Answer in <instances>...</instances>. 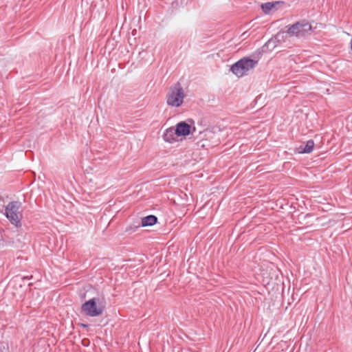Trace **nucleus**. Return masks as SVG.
I'll use <instances>...</instances> for the list:
<instances>
[{
    "mask_svg": "<svg viewBox=\"0 0 352 352\" xmlns=\"http://www.w3.org/2000/svg\"><path fill=\"white\" fill-rule=\"evenodd\" d=\"M311 30V25L306 20H302L290 25L287 33L290 36L302 37L305 36Z\"/></svg>",
    "mask_w": 352,
    "mask_h": 352,
    "instance_id": "obj_4",
    "label": "nucleus"
},
{
    "mask_svg": "<svg viewBox=\"0 0 352 352\" xmlns=\"http://www.w3.org/2000/svg\"><path fill=\"white\" fill-rule=\"evenodd\" d=\"M239 60V62H242V65L247 72L253 69L258 63L257 60H255L250 57H243Z\"/></svg>",
    "mask_w": 352,
    "mask_h": 352,
    "instance_id": "obj_10",
    "label": "nucleus"
},
{
    "mask_svg": "<svg viewBox=\"0 0 352 352\" xmlns=\"http://www.w3.org/2000/svg\"><path fill=\"white\" fill-rule=\"evenodd\" d=\"M177 136H188L192 131H195V127H192L185 121L179 122L175 126Z\"/></svg>",
    "mask_w": 352,
    "mask_h": 352,
    "instance_id": "obj_5",
    "label": "nucleus"
},
{
    "mask_svg": "<svg viewBox=\"0 0 352 352\" xmlns=\"http://www.w3.org/2000/svg\"><path fill=\"white\" fill-rule=\"evenodd\" d=\"M80 325H81V327H88V325H87V324H82V323Z\"/></svg>",
    "mask_w": 352,
    "mask_h": 352,
    "instance_id": "obj_14",
    "label": "nucleus"
},
{
    "mask_svg": "<svg viewBox=\"0 0 352 352\" xmlns=\"http://www.w3.org/2000/svg\"><path fill=\"white\" fill-rule=\"evenodd\" d=\"M230 71L237 77H242L248 73L243 67L242 62H239V60L231 66Z\"/></svg>",
    "mask_w": 352,
    "mask_h": 352,
    "instance_id": "obj_7",
    "label": "nucleus"
},
{
    "mask_svg": "<svg viewBox=\"0 0 352 352\" xmlns=\"http://www.w3.org/2000/svg\"><path fill=\"white\" fill-rule=\"evenodd\" d=\"M311 214H307L305 217H308V216H310Z\"/></svg>",
    "mask_w": 352,
    "mask_h": 352,
    "instance_id": "obj_16",
    "label": "nucleus"
},
{
    "mask_svg": "<svg viewBox=\"0 0 352 352\" xmlns=\"http://www.w3.org/2000/svg\"><path fill=\"white\" fill-rule=\"evenodd\" d=\"M23 280H25V279H29V276H24V277L23 278Z\"/></svg>",
    "mask_w": 352,
    "mask_h": 352,
    "instance_id": "obj_15",
    "label": "nucleus"
},
{
    "mask_svg": "<svg viewBox=\"0 0 352 352\" xmlns=\"http://www.w3.org/2000/svg\"><path fill=\"white\" fill-rule=\"evenodd\" d=\"M351 50H352V41H351Z\"/></svg>",
    "mask_w": 352,
    "mask_h": 352,
    "instance_id": "obj_17",
    "label": "nucleus"
},
{
    "mask_svg": "<svg viewBox=\"0 0 352 352\" xmlns=\"http://www.w3.org/2000/svg\"><path fill=\"white\" fill-rule=\"evenodd\" d=\"M23 211V204L19 200L11 201L5 206L4 210H0V212L16 228H20L22 225Z\"/></svg>",
    "mask_w": 352,
    "mask_h": 352,
    "instance_id": "obj_1",
    "label": "nucleus"
},
{
    "mask_svg": "<svg viewBox=\"0 0 352 352\" xmlns=\"http://www.w3.org/2000/svg\"><path fill=\"white\" fill-rule=\"evenodd\" d=\"M283 33H278L275 35L274 38H270L263 46V50L264 51L265 47H270L271 50H273L277 46V43L280 41V38H283Z\"/></svg>",
    "mask_w": 352,
    "mask_h": 352,
    "instance_id": "obj_9",
    "label": "nucleus"
},
{
    "mask_svg": "<svg viewBox=\"0 0 352 352\" xmlns=\"http://www.w3.org/2000/svg\"><path fill=\"white\" fill-rule=\"evenodd\" d=\"M280 3V1H274L263 3L261 5L262 10L263 11L264 13L269 14L270 11Z\"/></svg>",
    "mask_w": 352,
    "mask_h": 352,
    "instance_id": "obj_12",
    "label": "nucleus"
},
{
    "mask_svg": "<svg viewBox=\"0 0 352 352\" xmlns=\"http://www.w3.org/2000/svg\"><path fill=\"white\" fill-rule=\"evenodd\" d=\"M157 217L155 215L153 214H149L147 215L142 219L141 221V226L142 227H147V226H154L157 223ZM140 226L138 225L135 227V229H132V228H126V231L129 232L131 230L132 232H135V230L138 228H140Z\"/></svg>",
    "mask_w": 352,
    "mask_h": 352,
    "instance_id": "obj_6",
    "label": "nucleus"
},
{
    "mask_svg": "<svg viewBox=\"0 0 352 352\" xmlns=\"http://www.w3.org/2000/svg\"><path fill=\"white\" fill-rule=\"evenodd\" d=\"M184 94L181 85L177 82L173 87L166 96V102L168 105L179 107L183 103Z\"/></svg>",
    "mask_w": 352,
    "mask_h": 352,
    "instance_id": "obj_3",
    "label": "nucleus"
},
{
    "mask_svg": "<svg viewBox=\"0 0 352 352\" xmlns=\"http://www.w3.org/2000/svg\"><path fill=\"white\" fill-rule=\"evenodd\" d=\"M105 308L104 300L99 297H94L85 301L81 307L82 311L89 317H97L102 315Z\"/></svg>",
    "mask_w": 352,
    "mask_h": 352,
    "instance_id": "obj_2",
    "label": "nucleus"
},
{
    "mask_svg": "<svg viewBox=\"0 0 352 352\" xmlns=\"http://www.w3.org/2000/svg\"><path fill=\"white\" fill-rule=\"evenodd\" d=\"M0 352H9L8 346L6 343L0 342Z\"/></svg>",
    "mask_w": 352,
    "mask_h": 352,
    "instance_id": "obj_13",
    "label": "nucleus"
},
{
    "mask_svg": "<svg viewBox=\"0 0 352 352\" xmlns=\"http://www.w3.org/2000/svg\"><path fill=\"white\" fill-rule=\"evenodd\" d=\"M176 129L170 127L165 130L163 134V139L165 142L168 143H173L177 141Z\"/></svg>",
    "mask_w": 352,
    "mask_h": 352,
    "instance_id": "obj_8",
    "label": "nucleus"
},
{
    "mask_svg": "<svg viewBox=\"0 0 352 352\" xmlns=\"http://www.w3.org/2000/svg\"><path fill=\"white\" fill-rule=\"evenodd\" d=\"M314 147V142L313 140H309L306 142L305 145H300L298 148L299 153H310Z\"/></svg>",
    "mask_w": 352,
    "mask_h": 352,
    "instance_id": "obj_11",
    "label": "nucleus"
}]
</instances>
